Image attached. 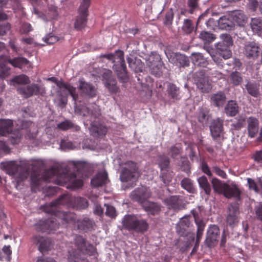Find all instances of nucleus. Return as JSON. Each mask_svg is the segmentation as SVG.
<instances>
[{
  "label": "nucleus",
  "mask_w": 262,
  "mask_h": 262,
  "mask_svg": "<svg viewBox=\"0 0 262 262\" xmlns=\"http://www.w3.org/2000/svg\"><path fill=\"white\" fill-rule=\"evenodd\" d=\"M58 167H52L46 170L42 176L32 173L31 176V181L32 186L38 187L40 182L42 180L47 182H53L61 186L69 184L67 187L78 188L81 187L83 185L81 179H76V175L74 173H62L58 174Z\"/></svg>",
  "instance_id": "obj_1"
},
{
  "label": "nucleus",
  "mask_w": 262,
  "mask_h": 262,
  "mask_svg": "<svg viewBox=\"0 0 262 262\" xmlns=\"http://www.w3.org/2000/svg\"><path fill=\"white\" fill-rule=\"evenodd\" d=\"M36 162L27 160L11 161L5 163L3 167L7 173L15 178L17 183L26 179L29 176L30 169L34 170Z\"/></svg>",
  "instance_id": "obj_2"
},
{
  "label": "nucleus",
  "mask_w": 262,
  "mask_h": 262,
  "mask_svg": "<svg viewBox=\"0 0 262 262\" xmlns=\"http://www.w3.org/2000/svg\"><path fill=\"white\" fill-rule=\"evenodd\" d=\"M68 197L67 195L60 196L57 200L46 204L41 207L42 210L54 216L60 218L66 223H74L75 222L76 215L70 212H63L59 210L60 205H65L68 203Z\"/></svg>",
  "instance_id": "obj_3"
},
{
  "label": "nucleus",
  "mask_w": 262,
  "mask_h": 262,
  "mask_svg": "<svg viewBox=\"0 0 262 262\" xmlns=\"http://www.w3.org/2000/svg\"><path fill=\"white\" fill-rule=\"evenodd\" d=\"M120 166L121 181L128 183L131 187H134L141 175L138 164L133 160H126L122 162Z\"/></svg>",
  "instance_id": "obj_4"
},
{
  "label": "nucleus",
  "mask_w": 262,
  "mask_h": 262,
  "mask_svg": "<svg viewBox=\"0 0 262 262\" xmlns=\"http://www.w3.org/2000/svg\"><path fill=\"white\" fill-rule=\"evenodd\" d=\"M80 114L83 116H90L91 128L90 129L91 135L94 137H100L105 135L107 132V127L100 123L101 113L98 108L91 110L89 107L82 106Z\"/></svg>",
  "instance_id": "obj_5"
},
{
  "label": "nucleus",
  "mask_w": 262,
  "mask_h": 262,
  "mask_svg": "<svg viewBox=\"0 0 262 262\" xmlns=\"http://www.w3.org/2000/svg\"><path fill=\"white\" fill-rule=\"evenodd\" d=\"M74 244L76 249L69 250L68 259L70 262H84V255L94 250V247L89 244L87 247L86 240L82 236L77 235L74 238Z\"/></svg>",
  "instance_id": "obj_6"
},
{
  "label": "nucleus",
  "mask_w": 262,
  "mask_h": 262,
  "mask_svg": "<svg viewBox=\"0 0 262 262\" xmlns=\"http://www.w3.org/2000/svg\"><path fill=\"white\" fill-rule=\"evenodd\" d=\"M122 228L128 231L143 233L147 231L149 225L146 220L135 214H126L122 220Z\"/></svg>",
  "instance_id": "obj_7"
},
{
  "label": "nucleus",
  "mask_w": 262,
  "mask_h": 262,
  "mask_svg": "<svg viewBox=\"0 0 262 262\" xmlns=\"http://www.w3.org/2000/svg\"><path fill=\"white\" fill-rule=\"evenodd\" d=\"M211 183L214 190L218 193L223 194L228 199H240L241 191L235 183L232 182L230 184H227L216 178H213Z\"/></svg>",
  "instance_id": "obj_8"
},
{
  "label": "nucleus",
  "mask_w": 262,
  "mask_h": 262,
  "mask_svg": "<svg viewBox=\"0 0 262 262\" xmlns=\"http://www.w3.org/2000/svg\"><path fill=\"white\" fill-rule=\"evenodd\" d=\"M13 121L11 119H0V135L6 136L11 134L9 138L10 142L13 145L18 144L23 137V134L20 130H15L12 133Z\"/></svg>",
  "instance_id": "obj_9"
},
{
  "label": "nucleus",
  "mask_w": 262,
  "mask_h": 262,
  "mask_svg": "<svg viewBox=\"0 0 262 262\" xmlns=\"http://www.w3.org/2000/svg\"><path fill=\"white\" fill-rule=\"evenodd\" d=\"M90 0H82L79 9V13L74 23V28L77 30L84 29L87 23L88 10L90 5Z\"/></svg>",
  "instance_id": "obj_10"
},
{
  "label": "nucleus",
  "mask_w": 262,
  "mask_h": 262,
  "mask_svg": "<svg viewBox=\"0 0 262 262\" xmlns=\"http://www.w3.org/2000/svg\"><path fill=\"white\" fill-rule=\"evenodd\" d=\"M18 93L24 98H28L33 95L40 94L43 95L46 93L45 88L36 83H32L28 85H23L17 89Z\"/></svg>",
  "instance_id": "obj_11"
},
{
  "label": "nucleus",
  "mask_w": 262,
  "mask_h": 262,
  "mask_svg": "<svg viewBox=\"0 0 262 262\" xmlns=\"http://www.w3.org/2000/svg\"><path fill=\"white\" fill-rule=\"evenodd\" d=\"M35 230L38 232L51 233L56 230L59 227V223L57 222L54 217L50 219L40 220L34 225Z\"/></svg>",
  "instance_id": "obj_12"
},
{
  "label": "nucleus",
  "mask_w": 262,
  "mask_h": 262,
  "mask_svg": "<svg viewBox=\"0 0 262 262\" xmlns=\"http://www.w3.org/2000/svg\"><path fill=\"white\" fill-rule=\"evenodd\" d=\"M102 80L111 93L117 94L119 92L116 79L113 75L112 71L105 70L102 74Z\"/></svg>",
  "instance_id": "obj_13"
},
{
  "label": "nucleus",
  "mask_w": 262,
  "mask_h": 262,
  "mask_svg": "<svg viewBox=\"0 0 262 262\" xmlns=\"http://www.w3.org/2000/svg\"><path fill=\"white\" fill-rule=\"evenodd\" d=\"M151 196V192L149 188L141 186L136 188L130 193L132 200L139 203L141 205L148 201Z\"/></svg>",
  "instance_id": "obj_14"
},
{
  "label": "nucleus",
  "mask_w": 262,
  "mask_h": 262,
  "mask_svg": "<svg viewBox=\"0 0 262 262\" xmlns=\"http://www.w3.org/2000/svg\"><path fill=\"white\" fill-rule=\"evenodd\" d=\"M113 69L120 82L124 83L128 80L129 77L125 61L116 62L113 66Z\"/></svg>",
  "instance_id": "obj_15"
},
{
  "label": "nucleus",
  "mask_w": 262,
  "mask_h": 262,
  "mask_svg": "<svg viewBox=\"0 0 262 262\" xmlns=\"http://www.w3.org/2000/svg\"><path fill=\"white\" fill-rule=\"evenodd\" d=\"M259 51L260 49L256 42L250 41L245 44L243 53L248 58L255 59L258 56Z\"/></svg>",
  "instance_id": "obj_16"
},
{
  "label": "nucleus",
  "mask_w": 262,
  "mask_h": 262,
  "mask_svg": "<svg viewBox=\"0 0 262 262\" xmlns=\"http://www.w3.org/2000/svg\"><path fill=\"white\" fill-rule=\"evenodd\" d=\"M48 80L55 83L60 89L64 88L67 90L69 92L70 95L72 97L74 101H76L78 99V96L76 93V88L73 87L70 83L64 82L62 81H59L54 77L48 78Z\"/></svg>",
  "instance_id": "obj_17"
},
{
  "label": "nucleus",
  "mask_w": 262,
  "mask_h": 262,
  "mask_svg": "<svg viewBox=\"0 0 262 262\" xmlns=\"http://www.w3.org/2000/svg\"><path fill=\"white\" fill-rule=\"evenodd\" d=\"M32 242L38 246V250L42 253L48 251L50 249L51 242L47 237L36 235L33 236Z\"/></svg>",
  "instance_id": "obj_18"
},
{
  "label": "nucleus",
  "mask_w": 262,
  "mask_h": 262,
  "mask_svg": "<svg viewBox=\"0 0 262 262\" xmlns=\"http://www.w3.org/2000/svg\"><path fill=\"white\" fill-rule=\"evenodd\" d=\"M79 89L81 93L90 97H94L96 95V89L91 83L86 82L83 78L79 80Z\"/></svg>",
  "instance_id": "obj_19"
},
{
  "label": "nucleus",
  "mask_w": 262,
  "mask_h": 262,
  "mask_svg": "<svg viewBox=\"0 0 262 262\" xmlns=\"http://www.w3.org/2000/svg\"><path fill=\"white\" fill-rule=\"evenodd\" d=\"M219 238V229L216 226L212 225L209 228L206 239V243L209 247L213 246Z\"/></svg>",
  "instance_id": "obj_20"
},
{
  "label": "nucleus",
  "mask_w": 262,
  "mask_h": 262,
  "mask_svg": "<svg viewBox=\"0 0 262 262\" xmlns=\"http://www.w3.org/2000/svg\"><path fill=\"white\" fill-rule=\"evenodd\" d=\"M230 18L234 23L235 25L244 26L247 22V17L244 12L239 10L231 11L229 13Z\"/></svg>",
  "instance_id": "obj_21"
},
{
  "label": "nucleus",
  "mask_w": 262,
  "mask_h": 262,
  "mask_svg": "<svg viewBox=\"0 0 262 262\" xmlns=\"http://www.w3.org/2000/svg\"><path fill=\"white\" fill-rule=\"evenodd\" d=\"M238 206L237 204L231 205L229 207L227 222L230 226L235 225L238 221Z\"/></svg>",
  "instance_id": "obj_22"
},
{
  "label": "nucleus",
  "mask_w": 262,
  "mask_h": 262,
  "mask_svg": "<svg viewBox=\"0 0 262 262\" xmlns=\"http://www.w3.org/2000/svg\"><path fill=\"white\" fill-rule=\"evenodd\" d=\"M78 229L88 232L94 229L95 223L89 217H84L82 220H78L76 222Z\"/></svg>",
  "instance_id": "obj_23"
},
{
  "label": "nucleus",
  "mask_w": 262,
  "mask_h": 262,
  "mask_svg": "<svg viewBox=\"0 0 262 262\" xmlns=\"http://www.w3.org/2000/svg\"><path fill=\"white\" fill-rule=\"evenodd\" d=\"M8 62L14 68H18L23 70L24 68L31 67L30 61L26 58L23 57H17L12 59L8 57Z\"/></svg>",
  "instance_id": "obj_24"
},
{
  "label": "nucleus",
  "mask_w": 262,
  "mask_h": 262,
  "mask_svg": "<svg viewBox=\"0 0 262 262\" xmlns=\"http://www.w3.org/2000/svg\"><path fill=\"white\" fill-rule=\"evenodd\" d=\"M223 121L217 118L212 121L210 126V132L213 138L220 137L223 132Z\"/></svg>",
  "instance_id": "obj_25"
},
{
  "label": "nucleus",
  "mask_w": 262,
  "mask_h": 262,
  "mask_svg": "<svg viewBox=\"0 0 262 262\" xmlns=\"http://www.w3.org/2000/svg\"><path fill=\"white\" fill-rule=\"evenodd\" d=\"M143 209L148 214L155 215L159 214L161 211V206L157 203L150 201H147L141 205Z\"/></svg>",
  "instance_id": "obj_26"
},
{
  "label": "nucleus",
  "mask_w": 262,
  "mask_h": 262,
  "mask_svg": "<svg viewBox=\"0 0 262 262\" xmlns=\"http://www.w3.org/2000/svg\"><path fill=\"white\" fill-rule=\"evenodd\" d=\"M8 57L0 56V78L5 79L10 75V68L7 66Z\"/></svg>",
  "instance_id": "obj_27"
},
{
  "label": "nucleus",
  "mask_w": 262,
  "mask_h": 262,
  "mask_svg": "<svg viewBox=\"0 0 262 262\" xmlns=\"http://www.w3.org/2000/svg\"><path fill=\"white\" fill-rule=\"evenodd\" d=\"M126 60L129 67L135 73L142 72L143 63L140 59L135 57H128Z\"/></svg>",
  "instance_id": "obj_28"
},
{
  "label": "nucleus",
  "mask_w": 262,
  "mask_h": 262,
  "mask_svg": "<svg viewBox=\"0 0 262 262\" xmlns=\"http://www.w3.org/2000/svg\"><path fill=\"white\" fill-rule=\"evenodd\" d=\"M107 174L106 172H99L91 180V185L94 187L102 186L106 183Z\"/></svg>",
  "instance_id": "obj_29"
},
{
  "label": "nucleus",
  "mask_w": 262,
  "mask_h": 262,
  "mask_svg": "<svg viewBox=\"0 0 262 262\" xmlns=\"http://www.w3.org/2000/svg\"><path fill=\"white\" fill-rule=\"evenodd\" d=\"M247 123L249 136L251 138H253L258 131V120L255 118L249 117L247 119Z\"/></svg>",
  "instance_id": "obj_30"
},
{
  "label": "nucleus",
  "mask_w": 262,
  "mask_h": 262,
  "mask_svg": "<svg viewBox=\"0 0 262 262\" xmlns=\"http://www.w3.org/2000/svg\"><path fill=\"white\" fill-rule=\"evenodd\" d=\"M218 26L221 29L230 30L234 27V23L230 19L229 15L228 17L223 16L219 19Z\"/></svg>",
  "instance_id": "obj_31"
},
{
  "label": "nucleus",
  "mask_w": 262,
  "mask_h": 262,
  "mask_svg": "<svg viewBox=\"0 0 262 262\" xmlns=\"http://www.w3.org/2000/svg\"><path fill=\"white\" fill-rule=\"evenodd\" d=\"M250 27L253 33L262 36V19L253 18L251 20Z\"/></svg>",
  "instance_id": "obj_32"
},
{
  "label": "nucleus",
  "mask_w": 262,
  "mask_h": 262,
  "mask_svg": "<svg viewBox=\"0 0 262 262\" xmlns=\"http://www.w3.org/2000/svg\"><path fill=\"white\" fill-rule=\"evenodd\" d=\"M162 62L160 55L156 52H152L146 60V64L150 68Z\"/></svg>",
  "instance_id": "obj_33"
},
{
  "label": "nucleus",
  "mask_w": 262,
  "mask_h": 262,
  "mask_svg": "<svg viewBox=\"0 0 262 262\" xmlns=\"http://www.w3.org/2000/svg\"><path fill=\"white\" fill-rule=\"evenodd\" d=\"M191 60L195 66L200 67H206L207 64L206 59L201 53H194L192 54Z\"/></svg>",
  "instance_id": "obj_34"
},
{
  "label": "nucleus",
  "mask_w": 262,
  "mask_h": 262,
  "mask_svg": "<svg viewBox=\"0 0 262 262\" xmlns=\"http://www.w3.org/2000/svg\"><path fill=\"white\" fill-rule=\"evenodd\" d=\"M225 110L227 115L234 116L238 112L237 104L234 101H229L226 106Z\"/></svg>",
  "instance_id": "obj_35"
},
{
  "label": "nucleus",
  "mask_w": 262,
  "mask_h": 262,
  "mask_svg": "<svg viewBox=\"0 0 262 262\" xmlns=\"http://www.w3.org/2000/svg\"><path fill=\"white\" fill-rule=\"evenodd\" d=\"M226 96L223 93L214 94L211 97L212 102L216 106H222L226 101Z\"/></svg>",
  "instance_id": "obj_36"
},
{
  "label": "nucleus",
  "mask_w": 262,
  "mask_h": 262,
  "mask_svg": "<svg viewBox=\"0 0 262 262\" xmlns=\"http://www.w3.org/2000/svg\"><path fill=\"white\" fill-rule=\"evenodd\" d=\"M198 88L203 92H208L211 89V84L205 78H202L196 82Z\"/></svg>",
  "instance_id": "obj_37"
},
{
  "label": "nucleus",
  "mask_w": 262,
  "mask_h": 262,
  "mask_svg": "<svg viewBox=\"0 0 262 262\" xmlns=\"http://www.w3.org/2000/svg\"><path fill=\"white\" fill-rule=\"evenodd\" d=\"M165 202L169 208H172L173 210L179 209V200L177 196H171L165 200Z\"/></svg>",
  "instance_id": "obj_38"
},
{
  "label": "nucleus",
  "mask_w": 262,
  "mask_h": 262,
  "mask_svg": "<svg viewBox=\"0 0 262 262\" xmlns=\"http://www.w3.org/2000/svg\"><path fill=\"white\" fill-rule=\"evenodd\" d=\"M10 81L14 84L25 85L30 82L29 78L25 74H20L13 77Z\"/></svg>",
  "instance_id": "obj_39"
},
{
  "label": "nucleus",
  "mask_w": 262,
  "mask_h": 262,
  "mask_svg": "<svg viewBox=\"0 0 262 262\" xmlns=\"http://www.w3.org/2000/svg\"><path fill=\"white\" fill-rule=\"evenodd\" d=\"M158 161L161 171L168 169L170 163V161L168 157L165 155H160L158 157Z\"/></svg>",
  "instance_id": "obj_40"
},
{
  "label": "nucleus",
  "mask_w": 262,
  "mask_h": 262,
  "mask_svg": "<svg viewBox=\"0 0 262 262\" xmlns=\"http://www.w3.org/2000/svg\"><path fill=\"white\" fill-rule=\"evenodd\" d=\"M198 181L200 186L204 189L205 193L207 194H209L211 191V188L206 177L202 176L198 178Z\"/></svg>",
  "instance_id": "obj_41"
},
{
  "label": "nucleus",
  "mask_w": 262,
  "mask_h": 262,
  "mask_svg": "<svg viewBox=\"0 0 262 262\" xmlns=\"http://www.w3.org/2000/svg\"><path fill=\"white\" fill-rule=\"evenodd\" d=\"M179 89L175 84L171 83H168L167 86V91L169 96L174 99L177 97L179 94Z\"/></svg>",
  "instance_id": "obj_42"
},
{
  "label": "nucleus",
  "mask_w": 262,
  "mask_h": 262,
  "mask_svg": "<svg viewBox=\"0 0 262 262\" xmlns=\"http://www.w3.org/2000/svg\"><path fill=\"white\" fill-rule=\"evenodd\" d=\"M160 177L165 185L166 186L172 180V172H169L168 169L161 171Z\"/></svg>",
  "instance_id": "obj_43"
},
{
  "label": "nucleus",
  "mask_w": 262,
  "mask_h": 262,
  "mask_svg": "<svg viewBox=\"0 0 262 262\" xmlns=\"http://www.w3.org/2000/svg\"><path fill=\"white\" fill-rule=\"evenodd\" d=\"M163 63L162 62L159 63L158 64L154 66L149 68L150 69L152 75L156 77H160L162 74V69L163 68Z\"/></svg>",
  "instance_id": "obj_44"
},
{
  "label": "nucleus",
  "mask_w": 262,
  "mask_h": 262,
  "mask_svg": "<svg viewBox=\"0 0 262 262\" xmlns=\"http://www.w3.org/2000/svg\"><path fill=\"white\" fill-rule=\"evenodd\" d=\"M209 118L207 110H201L198 116V120L203 125H206Z\"/></svg>",
  "instance_id": "obj_45"
},
{
  "label": "nucleus",
  "mask_w": 262,
  "mask_h": 262,
  "mask_svg": "<svg viewBox=\"0 0 262 262\" xmlns=\"http://www.w3.org/2000/svg\"><path fill=\"white\" fill-rule=\"evenodd\" d=\"M181 186L183 188L186 189L189 192H193L194 191V187L191 181L188 179H184L181 182Z\"/></svg>",
  "instance_id": "obj_46"
},
{
  "label": "nucleus",
  "mask_w": 262,
  "mask_h": 262,
  "mask_svg": "<svg viewBox=\"0 0 262 262\" xmlns=\"http://www.w3.org/2000/svg\"><path fill=\"white\" fill-rule=\"evenodd\" d=\"M200 37L201 39L206 42H211L215 39L214 35L208 32H202L200 34Z\"/></svg>",
  "instance_id": "obj_47"
},
{
  "label": "nucleus",
  "mask_w": 262,
  "mask_h": 262,
  "mask_svg": "<svg viewBox=\"0 0 262 262\" xmlns=\"http://www.w3.org/2000/svg\"><path fill=\"white\" fill-rule=\"evenodd\" d=\"M230 80L234 85H238L242 81V77L237 72H233L230 75Z\"/></svg>",
  "instance_id": "obj_48"
},
{
  "label": "nucleus",
  "mask_w": 262,
  "mask_h": 262,
  "mask_svg": "<svg viewBox=\"0 0 262 262\" xmlns=\"http://www.w3.org/2000/svg\"><path fill=\"white\" fill-rule=\"evenodd\" d=\"M246 87L249 94L254 97L258 95V88L256 84L249 83L247 84Z\"/></svg>",
  "instance_id": "obj_49"
},
{
  "label": "nucleus",
  "mask_w": 262,
  "mask_h": 262,
  "mask_svg": "<svg viewBox=\"0 0 262 262\" xmlns=\"http://www.w3.org/2000/svg\"><path fill=\"white\" fill-rule=\"evenodd\" d=\"M57 127L58 128L62 130H66L73 128L74 127V124L71 121L66 120L59 123L57 125Z\"/></svg>",
  "instance_id": "obj_50"
},
{
  "label": "nucleus",
  "mask_w": 262,
  "mask_h": 262,
  "mask_svg": "<svg viewBox=\"0 0 262 262\" xmlns=\"http://www.w3.org/2000/svg\"><path fill=\"white\" fill-rule=\"evenodd\" d=\"M221 39L222 40V43L227 48L232 44V40L230 35L227 34H223L220 36Z\"/></svg>",
  "instance_id": "obj_51"
},
{
  "label": "nucleus",
  "mask_w": 262,
  "mask_h": 262,
  "mask_svg": "<svg viewBox=\"0 0 262 262\" xmlns=\"http://www.w3.org/2000/svg\"><path fill=\"white\" fill-rule=\"evenodd\" d=\"M183 29L186 33H190L192 31L193 26L190 20L186 19L184 20Z\"/></svg>",
  "instance_id": "obj_52"
},
{
  "label": "nucleus",
  "mask_w": 262,
  "mask_h": 262,
  "mask_svg": "<svg viewBox=\"0 0 262 262\" xmlns=\"http://www.w3.org/2000/svg\"><path fill=\"white\" fill-rule=\"evenodd\" d=\"M59 40L58 37L52 34L48 35L44 39V41L48 45H52Z\"/></svg>",
  "instance_id": "obj_53"
},
{
  "label": "nucleus",
  "mask_w": 262,
  "mask_h": 262,
  "mask_svg": "<svg viewBox=\"0 0 262 262\" xmlns=\"http://www.w3.org/2000/svg\"><path fill=\"white\" fill-rule=\"evenodd\" d=\"M105 206L106 207L105 214L111 217H115L116 216L115 208L113 206L105 204Z\"/></svg>",
  "instance_id": "obj_54"
},
{
  "label": "nucleus",
  "mask_w": 262,
  "mask_h": 262,
  "mask_svg": "<svg viewBox=\"0 0 262 262\" xmlns=\"http://www.w3.org/2000/svg\"><path fill=\"white\" fill-rule=\"evenodd\" d=\"M248 184L249 185V187L250 189L253 190L256 192H259V189L258 187L259 184L256 183L253 180L248 178L247 179Z\"/></svg>",
  "instance_id": "obj_55"
},
{
  "label": "nucleus",
  "mask_w": 262,
  "mask_h": 262,
  "mask_svg": "<svg viewBox=\"0 0 262 262\" xmlns=\"http://www.w3.org/2000/svg\"><path fill=\"white\" fill-rule=\"evenodd\" d=\"M173 17V13L171 10L168 11L165 16L164 23L166 25H169L172 23Z\"/></svg>",
  "instance_id": "obj_56"
},
{
  "label": "nucleus",
  "mask_w": 262,
  "mask_h": 262,
  "mask_svg": "<svg viewBox=\"0 0 262 262\" xmlns=\"http://www.w3.org/2000/svg\"><path fill=\"white\" fill-rule=\"evenodd\" d=\"M252 158L257 163H262V150L256 151L253 154Z\"/></svg>",
  "instance_id": "obj_57"
},
{
  "label": "nucleus",
  "mask_w": 262,
  "mask_h": 262,
  "mask_svg": "<svg viewBox=\"0 0 262 262\" xmlns=\"http://www.w3.org/2000/svg\"><path fill=\"white\" fill-rule=\"evenodd\" d=\"M218 50L222 51L221 52H220V56H222V58L224 59H227L231 57V52L230 50H228L227 48H225V51H224V49H221L219 47L218 48Z\"/></svg>",
  "instance_id": "obj_58"
},
{
  "label": "nucleus",
  "mask_w": 262,
  "mask_h": 262,
  "mask_svg": "<svg viewBox=\"0 0 262 262\" xmlns=\"http://www.w3.org/2000/svg\"><path fill=\"white\" fill-rule=\"evenodd\" d=\"M10 29V25L8 23L0 25V36L5 35Z\"/></svg>",
  "instance_id": "obj_59"
},
{
  "label": "nucleus",
  "mask_w": 262,
  "mask_h": 262,
  "mask_svg": "<svg viewBox=\"0 0 262 262\" xmlns=\"http://www.w3.org/2000/svg\"><path fill=\"white\" fill-rule=\"evenodd\" d=\"M169 60L173 63H180V54L179 53H172Z\"/></svg>",
  "instance_id": "obj_60"
},
{
  "label": "nucleus",
  "mask_w": 262,
  "mask_h": 262,
  "mask_svg": "<svg viewBox=\"0 0 262 262\" xmlns=\"http://www.w3.org/2000/svg\"><path fill=\"white\" fill-rule=\"evenodd\" d=\"M213 171L219 177H221L222 178H226V173L221 169H220L217 166H213L212 167Z\"/></svg>",
  "instance_id": "obj_61"
},
{
  "label": "nucleus",
  "mask_w": 262,
  "mask_h": 262,
  "mask_svg": "<svg viewBox=\"0 0 262 262\" xmlns=\"http://www.w3.org/2000/svg\"><path fill=\"white\" fill-rule=\"evenodd\" d=\"M33 29L31 24L28 23H25L22 25L21 31L24 34H28L32 31Z\"/></svg>",
  "instance_id": "obj_62"
},
{
  "label": "nucleus",
  "mask_w": 262,
  "mask_h": 262,
  "mask_svg": "<svg viewBox=\"0 0 262 262\" xmlns=\"http://www.w3.org/2000/svg\"><path fill=\"white\" fill-rule=\"evenodd\" d=\"M180 154V149L179 147L176 146H173L170 149L171 156L173 158H177L178 156Z\"/></svg>",
  "instance_id": "obj_63"
},
{
  "label": "nucleus",
  "mask_w": 262,
  "mask_h": 262,
  "mask_svg": "<svg viewBox=\"0 0 262 262\" xmlns=\"http://www.w3.org/2000/svg\"><path fill=\"white\" fill-rule=\"evenodd\" d=\"M255 213L258 219L262 220V204H258L255 208Z\"/></svg>",
  "instance_id": "obj_64"
}]
</instances>
